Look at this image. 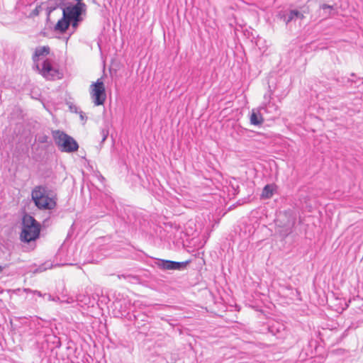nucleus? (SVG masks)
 Wrapping results in <instances>:
<instances>
[{"mask_svg":"<svg viewBox=\"0 0 363 363\" xmlns=\"http://www.w3.org/2000/svg\"><path fill=\"white\" fill-rule=\"evenodd\" d=\"M3 269H4V267L0 265V273L2 272Z\"/></svg>","mask_w":363,"mask_h":363,"instance_id":"nucleus-27","label":"nucleus"},{"mask_svg":"<svg viewBox=\"0 0 363 363\" xmlns=\"http://www.w3.org/2000/svg\"><path fill=\"white\" fill-rule=\"evenodd\" d=\"M320 9H323L325 13V16H329L331 14V11L334 10V6L323 4L320 6Z\"/></svg>","mask_w":363,"mask_h":363,"instance_id":"nucleus-14","label":"nucleus"},{"mask_svg":"<svg viewBox=\"0 0 363 363\" xmlns=\"http://www.w3.org/2000/svg\"><path fill=\"white\" fill-rule=\"evenodd\" d=\"M90 95L95 106H101L104 104L106 99V93L102 77L91 84Z\"/></svg>","mask_w":363,"mask_h":363,"instance_id":"nucleus-4","label":"nucleus"},{"mask_svg":"<svg viewBox=\"0 0 363 363\" xmlns=\"http://www.w3.org/2000/svg\"><path fill=\"white\" fill-rule=\"evenodd\" d=\"M46 8L47 20L50 19V13L57 8L66 7L67 0H49Z\"/></svg>","mask_w":363,"mask_h":363,"instance_id":"nucleus-8","label":"nucleus"},{"mask_svg":"<svg viewBox=\"0 0 363 363\" xmlns=\"http://www.w3.org/2000/svg\"><path fill=\"white\" fill-rule=\"evenodd\" d=\"M38 295L41 296L40 292L38 291Z\"/></svg>","mask_w":363,"mask_h":363,"instance_id":"nucleus-28","label":"nucleus"},{"mask_svg":"<svg viewBox=\"0 0 363 363\" xmlns=\"http://www.w3.org/2000/svg\"><path fill=\"white\" fill-rule=\"evenodd\" d=\"M295 224V218H293L291 220H288V223L286 224L287 228L284 230V235L287 236L289 234L291 233V228Z\"/></svg>","mask_w":363,"mask_h":363,"instance_id":"nucleus-15","label":"nucleus"},{"mask_svg":"<svg viewBox=\"0 0 363 363\" xmlns=\"http://www.w3.org/2000/svg\"><path fill=\"white\" fill-rule=\"evenodd\" d=\"M69 25L71 24L73 28H77L79 24L83 21V18H77L73 20H69Z\"/></svg>","mask_w":363,"mask_h":363,"instance_id":"nucleus-18","label":"nucleus"},{"mask_svg":"<svg viewBox=\"0 0 363 363\" xmlns=\"http://www.w3.org/2000/svg\"><path fill=\"white\" fill-rule=\"evenodd\" d=\"M269 330L272 333H274V326H270Z\"/></svg>","mask_w":363,"mask_h":363,"instance_id":"nucleus-25","label":"nucleus"},{"mask_svg":"<svg viewBox=\"0 0 363 363\" xmlns=\"http://www.w3.org/2000/svg\"><path fill=\"white\" fill-rule=\"evenodd\" d=\"M48 138H49L48 136L46 135H40L38 138V142L40 143H46L48 142Z\"/></svg>","mask_w":363,"mask_h":363,"instance_id":"nucleus-21","label":"nucleus"},{"mask_svg":"<svg viewBox=\"0 0 363 363\" xmlns=\"http://www.w3.org/2000/svg\"><path fill=\"white\" fill-rule=\"evenodd\" d=\"M294 15H295V18L296 19H303L305 18L304 16V13H306L305 11H303V12H301L296 9H294Z\"/></svg>","mask_w":363,"mask_h":363,"instance_id":"nucleus-19","label":"nucleus"},{"mask_svg":"<svg viewBox=\"0 0 363 363\" xmlns=\"http://www.w3.org/2000/svg\"><path fill=\"white\" fill-rule=\"evenodd\" d=\"M50 48L48 45L37 47L35 48V52L32 57V60L34 62L35 65L38 64L40 57L48 55L50 54Z\"/></svg>","mask_w":363,"mask_h":363,"instance_id":"nucleus-10","label":"nucleus"},{"mask_svg":"<svg viewBox=\"0 0 363 363\" xmlns=\"http://www.w3.org/2000/svg\"><path fill=\"white\" fill-rule=\"evenodd\" d=\"M86 11V5L85 4H75L63 8V13L65 18L68 20L77 18H83L82 15H85Z\"/></svg>","mask_w":363,"mask_h":363,"instance_id":"nucleus-6","label":"nucleus"},{"mask_svg":"<svg viewBox=\"0 0 363 363\" xmlns=\"http://www.w3.org/2000/svg\"><path fill=\"white\" fill-rule=\"evenodd\" d=\"M45 3H41L40 5L37 6L34 10L29 14V18H33L39 15L40 12L43 9V6Z\"/></svg>","mask_w":363,"mask_h":363,"instance_id":"nucleus-16","label":"nucleus"},{"mask_svg":"<svg viewBox=\"0 0 363 363\" xmlns=\"http://www.w3.org/2000/svg\"><path fill=\"white\" fill-rule=\"evenodd\" d=\"M52 135L61 152H73L78 150L77 142L65 132L60 130H52Z\"/></svg>","mask_w":363,"mask_h":363,"instance_id":"nucleus-3","label":"nucleus"},{"mask_svg":"<svg viewBox=\"0 0 363 363\" xmlns=\"http://www.w3.org/2000/svg\"><path fill=\"white\" fill-rule=\"evenodd\" d=\"M52 267V264L50 263H48V262H45L43 264H41L40 266H39L36 269H35V272H42L45 270H46L48 268H50Z\"/></svg>","mask_w":363,"mask_h":363,"instance_id":"nucleus-17","label":"nucleus"},{"mask_svg":"<svg viewBox=\"0 0 363 363\" xmlns=\"http://www.w3.org/2000/svg\"><path fill=\"white\" fill-rule=\"evenodd\" d=\"M34 67L48 80H55L56 78L61 79L62 77V74L52 67L48 59L43 61L42 68H40L38 64L35 65Z\"/></svg>","mask_w":363,"mask_h":363,"instance_id":"nucleus-5","label":"nucleus"},{"mask_svg":"<svg viewBox=\"0 0 363 363\" xmlns=\"http://www.w3.org/2000/svg\"><path fill=\"white\" fill-rule=\"evenodd\" d=\"M69 26V21L65 18L64 16L60 19L55 26V30L64 33Z\"/></svg>","mask_w":363,"mask_h":363,"instance_id":"nucleus-11","label":"nucleus"},{"mask_svg":"<svg viewBox=\"0 0 363 363\" xmlns=\"http://www.w3.org/2000/svg\"><path fill=\"white\" fill-rule=\"evenodd\" d=\"M250 123L254 125H260L264 122V118L259 111L252 110L250 115Z\"/></svg>","mask_w":363,"mask_h":363,"instance_id":"nucleus-12","label":"nucleus"},{"mask_svg":"<svg viewBox=\"0 0 363 363\" xmlns=\"http://www.w3.org/2000/svg\"><path fill=\"white\" fill-rule=\"evenodd\" d=\"M294 9L292 10H285V11H280L277 15V17L283 21L286 25L289 24L290 22L296 21L295 15H294Z\"/></svg>","mask_w":363,"mask_h":363,"instance_id":"nucleus-9","label":"nucleus"},{"mask_svg":"<svg viewBox=\"0 0 363 363\" xmlns=\"http://www.w3.org/2000/svg\"><path fill=\"white\" fill-rule=\"evenodd\" d=\"M118 279H121L122 277L125 278V276L124 274H121V275H118Z\"/></svg>","mask_w":363,"mask_h":363,"instance_id":"nucleus-24","label":"nucleus"},{"mask_svg":"<svg viewBox=\"0 0 363 363\" xmlns=\"http://www.w3.org/2000/svg\"><path fill=\"white\" fill-rule=\"evenodd\" d=\"M100 134L101 135V143H104L106 140V138L108 135V130H107L106 128H103L101 130Z\"/></svg>","mask_w":363,"mask_h":363,"instance_id":"nucleus-20","label":"nucleus"},{"mask_svg":"<svg viewBox=\"0 0 363 363\" xmlns=\"http://www.w3.org/2000/svg\"><path fill=\"white\" fill-rule=\"evenodd\" d=\"M190 261L175 262L168 259H157L155 265L162 270H183Z\"/></svg>","mask_w":363,"mask_h":363,"instance_id":"nucleus-7","label":"nucleus"},{"mask_svg":"<svg viewBox=\"0 0 363 363\" xmlns=\"http://www.w3.org/2000/svg\"><path fill=\"white\" fill-rule=\"evenodd\" d=\"M22 230L20 233V240L23 242L30 243L35 241L40 236L41 225L34 217L25 213L22 218Z\"/></svg>","mask_w":363,"mask_h":363,"instance_id":"nucleus-1","label":"nucleus"},{"mask_svg":"<svg viewBox=\"0 0 363 363\" xmlns=\"http://www.w3.org/2000/svg\"><path fill=\"white\" fill-rule=\"evenodd\" d=\"M31 198L35 206L40 210H52L57 205L55 199L50 196L49 190L46 186H35L31 191Z\"/></svg>","mask_w":363,"mask_h":363,"instance_id":"nucleus-2","label":"nucleus"},{"mask_svg":"<svg viewBox=\"0 0 363 363\" xmlns=\"http://www.w3.org/2000/svg\"><path fill=\"white\" fill-rule=\"evenodd\" d=\"M274 188L272 185L267 184L262 192V197L264 199H269L272 196Z\"/></svg>","mask_w":363,"mask_h":363,"instance_id":"nucleus-13","label":"nucleus"},{"mask_svg":"<svg viewBox=\"0 0 363 363\" xmlns=\"http://www.w3.org/2000/svg\"><path fill=\"white\" fill-rule=\"evenodd\" d=\"M78 113L79 114L80 119L86 122L87 120V117L85 116V113L83 111H79Z\"/></svg>","mask_w":363,"mask_h":363,"instance_id":"nucleus-23","label":"nucleus"},{"mask_svg":"<svg viewBox=\"0 0 363 363\" xmlns=\"http://www.w3.org/2000/svg\"><path fill=\"white\" fill-rule=\"evenodd\" d=\"M69 108L72 112L78 113V107L76 105H74L73 104H70V105L69 106Z\"/></svg>","mask_w":363,"mask_h":363,"instance_id":"nucleus-22","label":"nucleus"},{"mask_svg":"<svg viewBox=\"0 0 363 363\" xmlns=\"http://www.w3.org/2000/svg\"><path fill=\"white\" fill-rule=\"evenodd\" d=\"M77 1V4H84L82 2V0H75Z\"/></svg>","mask_w":363,"mask_h":363,"instance_id":"nucleus-26","label":"nucleus"}]
</instances>
